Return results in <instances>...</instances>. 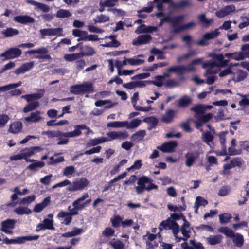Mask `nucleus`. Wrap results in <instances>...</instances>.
<instances>
[{
    "instance_id": "nucleus-1",
    "label": "nucleus",
    "mask_w": 249,
    "mask_h": 249,
    "mask_svg": "<svg viewBox=\"0 0 249 249\" xmlns=\"http://www.w3.org/2000/svg\"><path fill=\"white\" fill-rule=\"evenodd\" d=\"M74 130L72 132H63L60 130H48L43 131L42 132V135L47 136L48 138H57L59 141L57 142V145L67 144L69 142L68 138H73L79 136L81 133V130L87 128L85 124H78L74 126Z\"/></svg>"
},
{
    "instance_id": "nucleus-2",
    "label": "nucleus",
    "mask_w": 249,
    "mask_h": 249,
    "mask_svg": "<svg viewBox=\"0 0 249 249\" xmlns=\"http://www.w3.org/2000/svg\"><path fill=\"white\" fill-rule=\"evenodd\" d=\"M94 91L93 85L91 82H85L81 84L72 85L70 88V92L74 95H84L92 93Z\"/></svg>"
},
{
    "instance_id": "nucleus-3",
    "label": "nucleus",
    "mask_w": 249,
    "mask_h": 249,
    "mask_svg": "<svg viewBox=\"0 0 249 249\" xmlns=\"http://www.w3.org/2000/svg\"><path fill=\"white\" fill-rule=\"evenodd\" d=\"M203 58H197L192 61L188 67H186L184 65H178L177 66L170 67L167 69L168 72H176L182 78H183V75L185 71H191L194 70V68L191 67V66L196 65L202 63Z\"/></svg>"
},
{
    "instance_id": "nucleus-4",
    "label": "nucleus",
    "mask_w": 249,
    "mask_h": 249,
    "mask_svg": "<svg viewBox=\"0 0 249 249\" xmlns=\"http://www.w3.org/2000/svg\"><path fill=\"white\" fill-rule=\"evenodd\" d=\"M71 206L68 207V210H70V212L61 211L59 212L57 216L58 218H65L63 223L66 225L71 223L72 219V216L77 215L78 213L77 210H80L78 205H76V207H74L72 209H71Z\"/></svg>"
},
{
    "instance_id": "nucleus-5",
    "label": "nucleus",
    "mask_w": 249,
    "mask_h": 249,
    "mask_svg": "<svg viewBox=\"0 0 249 249\" xmlns=\"http://www.w3.org/2000/svg\"><path fill=\"white\" fill-rule=\"evenodd\" d=\"M39 237V236L38 235L18 237L16 239H9L6 237L3 241L6 244H22L26 241L36 240Z\"/></svg>"
},
{
    "instance_id": "nucleus-6",
    "label": "nucleus",
    "mask_w": 249,
    "mask_h": 249,
    "mask_svg": "<svg viewBox=\"0 0 249 249\" xmlns=\"http://www.w3.org/2000/svg\"><path fill=\"white\" fill-rule=\"evenodd\" d=\"M22 53L21 50L18 47H12L0 54V57L5 60L12 59L19 57Z\"/></svg>"
},
{
    "instance_id": "nucleus-7",
    "label": "nucleus",
    "mask_w": 249,
    "mask_h": 249,
    "mask_svg": "<svg viewBox=\"0 0 249 249\" xmlns=\"http://www.w3.org/2000/svg\"><path fill=\"white\" fill-rule=\"evenodd\" d=\"M48 53V49L45 47H42L37 49L28 50L25 53L28 54H38L39 55L35 56V58L36 59H51V56L49 54H47Z\"/></svg>"
},
{
    "instance_id": "nucleus-8",
    "label": "nucleus",
    "mask_w": 249,
    "mask_h": 249,
    "mask_svg": "<svg viewBox=\"0 0 249 249\" xmlns=\"http://www.w3.org/2000/svg\"><path fill=\"white\" fill-rule=\"evenodd\" d=\"M16 223V220L12 219H7L3 221L1 223L0 231L5 233L12 234L13 231L11 230L15 228Z\"/></svg>"
},
{
    "instance_id": "nucleus-9",
    "label": "nucleus",
    "mask_w": 249,
    "mask_h": 249,
    "mask_svg": "<svg viewBox=\"0 0 249 249\" xmlns=\"http://www.w3.org/2000/svg\"><path fill=\"white\" fill-rule=\"evenodd\" d=\"M89 181L85 178H81L79 180L73 182L72 185L68 187L70 191H75L83 189L88 186Z\"/></svg>"
},
{
    "instance_id": "nucleus-10",
    "label": "nucleus",
    "mask_w": 249,
    "mask_h": 249,
    "mask_svg": "<svg viewBox=\"0 0 249 249\" xmlns=\"http://www.w3.org/2000/svg\"><path fill=\"white\" fill-rule=\"evenodd\" d=\"M178 143L176 141H171L163 143L161 145L158 146L157 148L164 153H172L174 151Z\"/></svg>"
},
{
    "instance_id": "nucleus-11",
    "label": "nucleus",
    "mask_w": 249,
    "mask_h": 249,
    "mask_svg": "<svg viewBox=\"0 0 249 249\" xmlns=\"http://www.w3.org/2000/svg\"><path fill=\"white\" fill-rule=\"evenodd\" d=\"M199 153L197 151L188 152L185 155V165L187 167L193 166L196 160L199 158Z\"/></svg>"
},
{
    "instance_id": "nucleus-12",
    "label": "nucleus",
    "mask_w": 249,
    "mask_h": 249,
    "mask_svg": "<svg viewBox=\"0 0 249 249\" xmlns=\"http://www.w3.org/2000/svg\"><path fill=\"white\" fill-rule=\"evenodd\" d=\"M152 39V37L149 34L140 35L136 39L133 40L132 44L134 46L146 44L149 43Z\"/></svg>"
},
{
    "instance_id": "nucleus-13",
    "label": "nucleus",
    "mask_w": 249,
    "mask_h": 249,
    "mask_svg": "<svg viewBox=\"0 0 249 249\" xmlns=\"http://www.w3.org/2000/svg\"><path fill=\"white\" fill-rule=\"evenodd\" d=\"M202 67L204 69H207L206 72V74L211 75L217 73V71L213 69L214 67H218L217 66L216 61H214L213 59L203 62Z\"/></svg>"
},
{
    "instance_id": "nucleus-14",
    "label": "nucleus",
    "mask_w": 249,
    "mask_h": 249,
    "mask_svg": "<svg viewBox=\"0 0 249 249\" xmlns=\"http://www.w3.org/2000/svg\"><path fill=\"white\" fill-rule=\"evenodd\" d=\"M176 116V111L169 108L165 112L164 114L162 116L161 121L163 123L169 124L172 122Z\"/></svg>"
},
{
    "instance_id": "nucleus-15",
    "label": "nucleus",
    "mask_w": 249,
    "mask_h": 249,
    "mask_svg": "<svg viewBox=\"0 0 249 249\" xmlns=\"http://www.w3.org/2000/svg\"><path fill=\"white\" fill-rule=\"evenodd\" d=\"M13 20L16 22L27 24L35 22V19L32 17L28 15H19L14 17Z\"/></svg>"
},
{
    "instance_id": "nucleus-16",
    "label": "nucleus",
    "mask_w": 249,
    "mask_h": 249,
    "mask_svg": "<svg viewBox=\"0 0 249 249\" xmlns=\"http://www.w3.org/2000/svg\"><path fill=\"white\" fill-rule=\"evenodd\" d=\"M40 91L41 92L22 95L21 98L25 99L28 103L35 102V100H39L44 96V90L41 89Z\"/></svg>"
},
{
    "instance_id": "nucleus-17",
    "label": "nucleus",
    "mask_w": 249,
    "mask_h": 249,
    "mask_svg": "<svg viewBox=\"0 0 249 249\" xmlns=\"http://www.w3.org/2000/svg\"><path fill=\"white\" fill-rule=\"evenodd\" d=\"M72 34L74 37H78L77 41H87L88 34L87 31H83L79 29H74L72 31Z\"/></svg>"
},
{
    "instance_id": "nucleus-18",
    "label": "nucleus",
    "mask_w": 249,
    "mask_h": 249,
    "mask_svg": "<svg viewBox=\"0 0 249 249\" xmlns=\"http://www.w3.org/2000/svg\"><path fill=\"white\" fill-rule=\"evenodd\" d=\"M172 8L174 10H179L192 5V3L190 0H184L178 2H172Z\"/></svg>"
},
{
    "instance_id": "nucleus-19",
    "label": "nucleus",
    "mask_w": 249,
    "mask_h": 249,
    "mask_svg": "<svg viewBox=\"0 0 249 249\" xmlns=\"http://www.w3.org/2000/svg\"><path fill=\"white\" fill-rule=\"evenodd\" d=\"M80 53L82 57H83L84 56H92L96 53V52L91 46L85 45L84 47L81 46Z\"/></svg>"
},
{
    "instance_id": "nucleus-20",
    "label": "nucleus",
    "mask_w": 249,
    "mask_h": 249,
    "mask_svg": "<svg viewBox=\"0 0 249 249\" xmlns=\"http://www.w3.org/2000/svg\"><path fill=\"white\" fill-rule=\"evenodd\" d=\"M224 55L222 53L213 55V59L216 61L218 67H224L228 65L229 60L224 59Z\"/></svg>"
},
{
    "instance_id": "nucleus-21",
    "label": "nucleus",
    "mask_w": 249,
    "mask_h": 249,
    "mask_svg": "<svg viewBox=\"0 0 249 249\" xmlns=\"http://www.w3.org/2000/svg\"><path fill=\"white\" fill-rule=\"evenodd\" d=\"M224 56L229 59H234L237 61L243 60L245 58V54L241 52L227 53L224 54Z\"/></svg>"
},
{
    "instance_id": "nucleus-22",
    "label": "nucleus",
    "mask_w": 249,
    "mask_h": 249,
    "mask_svg": "<svg viewBox=\"0 0 249 249\" xmlns=\"http://www.w3.org/2000/svg\"><path fill=\"white\" fill-rule=\"evenodd\" d=\"M184 16L183 15H178L172 17V27L173 29V33H174V30L178 27H179L180 25L184 19Z\"/></svg>"
},
{
    "instance_id": "nucleus-23",
    "label": "nucleus",
    "mask_w": 249,
    "mask_h": 249,
    "mask_svg": "<svg viewBox=\"0 0 249 249\" xmlns=\"http://www.w3.org/2000/svg\"><path fill=\"white\" fill-rule=\"evenodd\" d=\"M192 103V99L187 95L181 97L178 101V107L179 108L187 107Z\"/></svg>"
},
{
    "instance_id": "nucleus-24",
    "label": "nucleus",
    "mask_w": 249,
    "mask_h": 249,
    "mask_svg": "<svg viewBox=\"0 0 249 249\" xmlns=\"http://www.w3.org/2000/svg\"><path fill=\"white\" fill-rule=\"evenodd\" d=\"M174 222H176V221L172 220L170 218H168L166 220L162 221L160 224L159 229L160 231H162L163 229L166 230H171Z\"/></svg>"
},
{
    "instance_id": "nucleus-25",
    "label": "nucleus",
    "mask_w": 249,
    "mask_h": 249,
    "mask_svg": "<svg viewBox=\"0 0 249 249\" xmlns=\"http://www.w3.org/2000/svg\"><path fill=\"white\" fill-rule=\"evenodd\" d=\"M22 126V124L21 122H14L10 125L9 131L12 133H18L20 132Z\"/></svg>"
},
{
    "instance_id": "nucleus-26",
    "label": "nucleus",
    "mask_w": 249,
    "mask_h": 249,
    "mask_svg": "<svg viewBox=\"0 0 249 249\" xmlns=\"http://www.w3.org/2000/svg\"><path fill=\"white\" fill-rule=\"evenodd\" d=\"M126 176V173L124 172L122 174L118 175L113 179H111L108 183L107 186L104 187L102 192H104L108 191L113 185V183L115 182L124 178Z\"/></svg>"
},
{
    "instance_id": "nucleus-27",
    "label": "nucleus",
    "mask_w": 249,
    "mask_h": 249,
    "mask_svg": "<svg viewBox=\"0 0 249 249\" xmlns=\"http://www.w3.org/2000/svg\"><path fill=\"white\" fill-rule=\"evenodd\" d=\"M232 242L234 245L237 247H241L244 244V239L242 234L239 233L235 234V236L232 238Z\"/></svg>"
},
{
    "instance_id": "nucleus-28",
    "label": "nucleus",
    "mask_w": 249,
    "mask_h": 249,
    "mask_svg": "<svg viewBox=\"0 0 249 249\" xmlns=\"http://www.w3.org/2000/svg\"><path fill=\"white\" fill-rule=\"evenodd\" d=\"M109 245L113 249H125V244L119 239L113 238L109 242Z\"/></svg>"
},
{
    "instance_id": "nucleus-29",
    "label": "nucleus",
    "mask_w": 249,
    "mask_h": 249,
    "mask_svg": "<svg viewBox=\"0 0 249 249\" xmlns=\"http://www.w3.org/2000/svg\"><path fill=\"white\" fill-rule=\"evenodd\" d=\"M1 33L5 37H9L18 35L19 31L16 29L9 27L3 30Z\"/></svg>"
},
{
    "instance_id": "nucleus-30",
    "label": "nucleus",
    "mask_w": 249,
    "mask_h": 249,
    "mask_svg": "<svg viewBox=\"0 0 249 249\" xmlns=\"http://www.w3.org/2000/svg\"><path fill=\"white\" fill-rule=\"evenodd\" d=\"M218 231L225 234L226 237L232 238L235 236L234 231L227 227H221L218 230Z\"/></svg>"
},
{
    "instance_id": "nucleus-31",
    "label": "nucleus",
    "mask_w": 249,
    "mask_h": 249,
    "mask_svg": "<svg viewBox=\"0 0 249 249\" xmlns=\"http://www.w3.org/2000/svg\"><path fill=\"white\" fill-rule=\"evenodd\" d=\"M45 166V163L42 161H36L34 163L30 164L28 167L27 169L31 171L36 172L38 170V168H41Z\"/></svg>"
},
{
    "instance_id": "nucleus-32",
    "label": "nucleus",
    "mask_w": 249,
    "mask_h": 249,
    "mask_svg": "<svg viewBox=\"0 0 249 249\" xmlns=\"http://www.w3.org/2000/svg\"><path fill=\"white\" fill-rule=\"evenodd\" d=\"M198 19L203 27L207 28L209 27L213 22L212 19H208L204 14L198 16Z\"/></svg>"
},
{
    "instance_id": "nucleus-33",
    "label": "nucleus",
    "mask_w": 249,
    "mask_h": 249,
    "mask_svg": "<svg viewBox=\"0 0 249 249\" xmlns=\"http://www.w3.org/2000/svg\"><path fill=\"white\" fill-rule=\"evenodd\" d=\"M247 72L241 70H238L236 71V75L233 77V80L235 82H239L243 80L247 76Z\"/></svg>"
},
{
    "instance_id": "nucleus-34",
    "label": "nucleus",
    "mask_w": 249,
    "mask_h": 249,
    "mask_svg": "<svg viewBox=\"0 0 249 249\" xmlns=\"http://www.w3.org/2000/svg\"><path fill=\"white\" fill-rule=\"evenodd\" d=\"M39 114V111H36V112H32L29 116H27L25 118V120L28 122H38L41 119V117Z\"/></svg>"
},
{
    "instance_id": "nucleus-35",
    "label": "nucleus",
    "mask_w": 249,
    "mask_h": 249,
    "mask_svg": "<svg viewBox=\"0 0 249 249\" xmlns=\"http://www.w3.org/2000/svg\"><path fill=\"white\" fill-rule=\"evenodd\" d=\"M222 236L221 235L210 236L207 239V242L211 245H215L221 242Z\"/></svg>"
},
{
    "instance_id": "nucleus-36",
    "label": "nucleus",
    "mask_w": 249,
    "mask_h": 249,
    "mask_svg": "<svg viewBox=\"0 0 249 249\" xmlns=\"http://www.w3.org/2000/svg\"><path fill=\"white\" fill-rule=\"evenodd\" d=\"M39 106L38 101H35L31 103H29L23 108V112L27 113L31 111L34 110L37 108Z\"/></svg>"
},
{
    "instance_id": "nucleus-37",
    "label": "nucleus",
    "mask_w": 249,
    "mask_h": 249,
    "mask_svg": "<svg viewBox=\"0 0 249 249\" xmlns=\"http://www.w3.org/2000/svg\"><path fill=\"white\" fill-rule=\"evenodd\" d=\"M81 58L82 57L80 53H74L72 54H67L64 56V58L65 60L69 62H72L73 61L81 59Z\"/></svg>"
},
{
    "instance_id": "nucleus-38",
    "label": "nucleus",
    "mask_w": 249,
    "mask_h": 249,
    "mask_svg": "<svg viewBox=\"0 0 249 249\" xmlns=\"http://www.w3.org/2000/svg\"><path fill=\"white\" fill-rule=\"evenodd\" d=\"M190 110L197 115L203 114L205 112L204 105L202 104H197L191 108Z\"/></svg>"
},
{
    "instance_id": "nucleus-39",
    "label": "nucleus",
    "mask_w": 249,
    "mask_h": 249,
    "mask_svg": "<svg viewBox=\"0 0 249 249\" xmlns=\"http://www.w3.org/2000/svg\"><path fill=\"white\" fill-rule=\"evenodd\" d=\"M227 132H224L222 134H219V141L222 145V153L221 155H227V150H226V139H225V134Z\"/></svg>"
},
{
    "instance_id": "nucleus-40",
    "label": "nucleus",
    "mask_w": 249,
    "mask_h": 249,
    "mask_svg": "<svg viewBox=\"0 0 249 249\" xmlns=\"http://www.w3.org/2000/svg\"><path fill=\"white\" fill-rule=\"evenodd\" d=\"M213 136L210 131L203 132L202 134V141L208 144L212 142L213 140Z\"/></svg>"
},
{
    "instance_id": "nucleus-41",
    "label": "nucleus",
    "mask_w": 249,
    "mask_h": 249,
    "mask_svg": "<svg viewBox=\"0 0 249 249\" xmlns=\"http://www.w3.org/2000/svg\"><path fill=\"white\" fill-rule=\"evenodd\" d=\"M232 216L230 213H224L219 215V222L221 224H225L229 222Z\"/></svg>"
},
{
    "instance_id": "nucleus-42",
    "label": "nucleus",
    "mask_w": 249,
    "mask_h": 249,
    "mask_svg": "<svg viewBox=\"0 0 249 249\" xmlns=\"http://www.w3.org/2000/svg\"><path fill=\"white\" fill-rule=\"evenodd\" d=\"M219 34L220 32L218 31V29H215L214 31L205 33L203 35V37L205 39L210 40L217 37Z\"/></svg>"
},
{
    "instance_id": "nucleus-43",
    "label": "nucleus",
    "mask_w": 249,
    "mask_h": 249,
    "mask_svg": "<svg viewBox=\"0 0 249 249\" xmlns=\"http://www.w3.org/2000/svg\"><path fill=\"white\" fill-rule=\"evenodd\" d=\"M153 6L152 5L149 6L148 7H143L142 9L138 11L137 16L138 17L142 18H145L147 17L146 15L144 14H141L142 12H145L147 13H150L153 11Z\"/></svg>"
},
{
    "instance_id": "nucleus-44",
    "label": "nucleus",
    "mask_w": 249,
    "mask_h": 249,
    "mask_svg": "<svg viewBox=\"0 0 249 249\" xmlns=\"http://www.w3.org/2000/svg\"><path fill=\"white\" fill-rule=\"evenodd\" d=\"M14 212L18 215L29 214L32 213V211L30 209L25 207H17L15 209Z\"/></svg>"
},
{
    "instance_id": "nucleus-45",
    "label": "nucleus",
    "mask_w": 249,
    "mask_h": 249,
    "mask_svg": "<svg viewBox=\"0 0 249 249\" xmlns=\"http://www.w3.org/2000/svg\"><path fill=\"white\" fill-rule=\"evenodd\" d=\"M127 121H114L108 123L107 124L110 127H126Z\"/></svg>"
},
{
    "instance_id": "nucleus-46",
    "label": "nucleus",
    "mask_w": 249,
    "mask_h": 249,
    "mask_svg": "<svg viewBox=\"0 0 249 249\" xmlns=\"http://www.w3.org/2000/svg\"><path fill=\"white\" fill-rule=\"evenodd\" d=\"M71 16V13L69 10L67 9H59L58 10L56 14V17L58 18H69Z\"/></svg>"
},
{
    "instance_id": "nucleus-47",
    "label": "nucleus",
    "mask_w": 249,
    "mask_h": 249,
    "mask_svg": "<svg viewBox=\"0 0 249 249\" xmlns=\"http://www.w3.org/2000/svg\"><path fill=\"white\" fill-rule=\"evenodd\" d=\"M195 24L194 22H190L187 24L181 25L174 30V33H178L182 31L189 29L195 26Z\"/></svg>"
},
{
    "instance_id": "nucleus-48",
    "label": "nucleus",
    "mask_w": 249,
    "mask_h": 249,
    "mask_svg": "<svg viewBox=\"0 0 249 249\" xmlns=\"http://www.w3.org/2000/svg\"><path fill=\"white\" fill-rule=\"evenodd\" d=\"M122 219L123 218L120 215H115L110 219L112 227L115 228L119 227L120 224H122Z\"/></svg>"
},
{
    "instance_id": "nucleus-49",
    "label": "nucleus",
    "mask_w": 249,
    "mask_h": 249,
    "mask_svg": "<svg viewBox=\"0 0 249 249\" xmlns=\"http://www.w3.org/2000/svg\"><path fill=\"white\" fill-rule=\"evenodd\" d=\"M141 122L142 121L140 119L138 118L134 119L129 123L127 121V124H126V127L128 129L136 128L140 125Z\"/></svg>"
},
{
    "instance_id": "nucleus-50",
    "label": "nucleus",
    "mask_w": 249,
    "mask_h": 249,
    "mask_svg": "<svg viewBox=\"0 0 249 249\" xmlns=\"http://www.w3.org/2000/svg\"><path fill=\"white\" fill-rule=\"evenodd\" d=\"M182 234H183L184 237H180L178 238V240H177V242H179L181 240L186 241L188 238L190 237V231L186 230L185 228H181L180 229Z\"/></svg>"
},
{
    "instance_id": "nucleus-51",
    "label": "nucleus",
    "mask_w": 249,
    "mask_h": 249,
    "mask_svg": "<svg viewBox=\"0 0 249 249\" xmlns=\"http://www.w3.org/2000/svg\"><path fill=\"white\" fill-rule=\"evenodd\" d=\"M110 20V18L103 14L98 15L96 16V18L94 19V22L96 23H103L108 21Z\"/></svg>"
},
{
    "instance_id": "nucleus-52",
    "label": "nucleus",
    "mask_w": 249,
    "mask_h": 249,
    "mask_svg": "<svg viewBox=\"0 0 249 249\" xmlns=\"http://www.w3.org/2000/svg\"><path fill=\"white\" fill-rule=\"evenodd\" d=\"M143 122L151 123L152 125L151 128L155 127L158 123V119L154 116L146 117L143 119Z\"/></svg>"
},
{
    "instance_id": "nucleus-53",
    "label": "nucleus",
    "mask_w": 249,
    "mask_h": 249,
    "mask_svg": "<svg viewBox=\"0 0 249 249\" xmlns=\"http://www.w3.org/2000/svg\"><path fill=\"white\" fill-rule=\"evenodd\" d=\"M146 135V131L144 130H139L132 136L131 138L135 140H141Z\"/></svg>"
},
{
    "instance_id": "nucleus-54",
    "label": "nucleus",
    "mask_w": 249,
    "mask_h": 249,
    "mask_svg": "<svg viewBox=\"0 0 249 249\" xmlns=\"http://www.w3.org/2000/svg\"><path fill=\"white\" fill-rule=\"evenodd\" d=\"M142 160L140 159L137 160L135 161L134 164L131 166L127 168V170L129 171L130 170H139L142 167Z\"/></svg>"
},
{
    "instance_id": "nucleus-55",
    "label": "nucleus",
    "mask_w": 249,
    "mask_h": 249,
    "mask_svg": "<svg viewBox=\"0 0 249 249\" xmlns=\"http://www.w3.org/2000/svg\"><path fill=\"white\" fill-rule=\"evenodd\" d=\"M164 78V76H161V75H158L155 77L156 80L155 81H148V83H153L154 85L157 86V87H161L163 84V80Z\"/></svg>"
},
{
    "instance_id": "nucleus-56",
    "label": "nucleus",
    "mask_w": 249,
    "mask_h": 249,
    "mask_svg": "<svg viewBox=\"0 0 249 249\" xmlns=\"http://www.w3.org/2000/svg\"><path fill=\"white\" fill-rule=\"evenodd\" d=\"M43 223L46 229L54 230V227L53 225V220L49 219L48 218H45L43 220Z\"/></svg>"
},
{
    "instance_id": "nucleus-57",
    "label": "nucleus",
    "mask_w": 249,
    "mask_h": 249,
    "mask_svg": "<svg viewBox=\"0 0 249 249\" xmlns=\"http://www.w3.org/2000/svg\"><path fill=\"white\" fill-rule=\"evenodd\" d=\"M40 150V148L39 146H34L31 148L27 152L23 153L24 159L27 157H30L33 155L36 151H39Z\"/></svg>"
},
{
    "instance_id": "nucleus-58",
    "label": "nucleus",
    "mask_w": 249,
    "mask_h": 249,
    "mask_svg": "<svg viewBox=\"0 0 249 249\" xmlns=\"http://www.w3.org/2000/svg\"><path fill=\"white\" fill-rule=\"evenodd\" d=\"M75 172V168L73 166H67L64 169L63 175L69 177L73 175Z\"/></svg>"
},
{
    "instance_id": "nucleus-59",
    "label": "nucleus",
    "mask_w": 249,
    "mask_h": 249,
    "mask_svg": "<svg viewBox=\"0 0 249 249\" xmlns=\"http://www.w3.org/2000/svg\"><path fill=\"white\" fill-rule=\"evenodd\" d=\"M50 160V161L48 162V164L49 165H54L64 161L65 160L63 156H60L56 158H54L53 157H51Z\"/></svg>"
},
{
    "instance_id": "nucleus-60",
    "label": "nucleus",
    "mask_w": 249,
    "mask_h": 249,
    "mask_svg": "<svg viewBox=\"0 0 249 249\" xmlns=\"http://www.w3.org/2000/svg\"><path fill=\"white\" fill-rule=\"evenodd\" d=\"M115 230L111 227H107L102 232V234L106 237H109L114 235Z\"/></svg>"
},
{
    "instance_id": "nucleus-61",
    "label": "nucleus",
    "mask_w": 249,
    "mask_h": 249,
    "mask_svg": "<svg viewBox=\"0 0 249 249\" xmlns=\"http://www.w3.org/2000/svg\"><path fill=\"white\" fill-rule=\"evenodd\" d=\"M171 230H172V232L175 238L177 240H178V238L180 237L178 236V233L179 232V226L176 222L173 223V226Z\"/></svg>"
},
{
    "instance_id": "nucleus-62",
    "label": "nucleus",
    "mask_w": 249,
    "mask_h": 249,
    "mask_svg": "<svg viewBox=\"0 0 249 249\" xmlns=\"http://www.w3.org/2000/svg\"><path fill=\"white\" fill-rule=\"evenodd\" d=\"M51 30V35L57 36H63L62 34L63 28H50Z\"/></svg>"
},
{
    "instance_id": "nucleus-63",
    "label": "nucleus",
    "mask_w": 249,
    "mask_h": 249,
    "mask_svg": "<svg viewBox=\"0 0 249 249\" xmlns=\"http://www.w3.org/2000/svg\"><path fill=\"white\" fill-rule=\"evenodd\" d=\"M150 182V179L146 176H142L138 180V185L145 187V184Z\"/></svg>"
},
{
    "instance_id": "nucleus-64",
    "label": "nucleus",
    "mask_w": 249,
    "mask_h": 249,
    "mask_svg": "<svg viewBox=\"0 0 249 249\" xmlns=\"http://www.w3.org/2000/svg\"><path fill=\"white\" fill-rule=\"evenodd\" d=\"M213 117V115L211 113H208L206 114L202 115L198 117L199 120L201 121L203 123H206L209 122Z\"/></svg>"
}]
</instances>
